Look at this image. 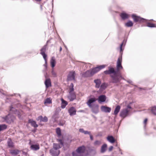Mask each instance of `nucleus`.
I'll use <instances>...</instances> for the list:
<instances>
[{"instance_id": "obj_1", "label": "nucleus", "mask_w": 156, "mask_h": 156, "mask_svg": "<svg viewBox=\"0 0 156 156\" xmlns=\"http://www.w3.org/2000/svg\"><path fill=\"white\" fill-rule=\"evenodd\" d=\"M108 70L111 74H114V75H111L112 79V82L114 83L118 82L119 81L120 78L121 77V76L117 75L116 72L115 71L113 68L109 67Z\"/></svg>"}, {"instance_id": "obj_2", "label": "nucleus", "mask_w": 156, "mask_h": 156, "mask_svg": "<svg viewBox=\"0 0 156 156\" xmlns=\"http://www.w3.org/2000/svg\"><path fill=\"white\" fill-rule=\"evenodd\" d=\"M132 17L135 22H144L147 20L141 18L140 16H137L134 14H133L132 15Z\"/></svg>"}, {"instance_id": "obj_3", "label": "nucleus", "mask_w": 156, "mask_h": 156, "mask_svg": "<svg viewBox=\"0 0 156 156\" xmlns=\"http://www.w3.org/2000/svg\"><path fill=\"white\" fill-rule=\"evenodd\" d=\"M15 118L12 115H8L5 118V120L8 123H10L13 122Z\"/></svg>"}, {"instance_id": "obj_4", "label": "nucleus", "mask_w": 156, "mask_h": 156, "mask_svg": "<svg viewBox=\"0 0 156 156\" xmlns=\"http://www.w3.org/2000/svg\"><path fill=\"white\" fill-rule=\"evenodd\" d=\"M85 150V147L84 146H82L79 147L76 150L77 153L75 152V154H79L78 156H83L82 154Z\"/></svg>"}, {"instance_id": "obj_5", "label": "nucleus", "mask_w": 156, "mask_h": 156, "mask_svg": "<svg viewBox=\"0 0 156 156\" xmlns=\"http://www.w3.org/2000/svg\"><path fill=\"white\" fill-rule=\"evenodd\" d=\"M58 142L60 143V144H54L53 145V148L57 150H58L61 148L63 144V142L62 140H58Z\"/></svg>"}, {"instance_id": "obj_6", "label": "nucleus", "mask_w": 156, "mask_h": 156, "mask_svg": "<svg viewBox=\"0 0 156 156\" xmlns=\"http://www.w3.org/2000/svg\"><path fill=\"white\" fill-rule=\"evenodd\" d=\"M93 113L96 114L99 112V106L97 104H94L91 107H90Z\"/></svg>"}, {"instance_id": "obj_7", "label": "nucleus", "mask_w": 156, "mask_h": 156, "mask_svg": "<svg viewBox=\"0 0 156 156\" xmlns=\"http://www.w3.org/2000/svg\"><path fill=\"white\" fill-rule=\"evenodd\" d=\"M96 100L95 98H91L87 101L86 104L89 108L91 107L94 104L93 103L95 102Z\"/></svg>"}, {"instance_id": "obj_8", "label": "nucleus", "mask_w": 156, "mask_h": 156, "mask_svg": "<svg viewBox=\"0 0 156 156\" xmlns=\"http://www.w3.org/2000/svg\"><path fill=\"white\" fill-rule=\"evenodd\" d=\"M105 67V65H101L93 69L91 71L93 75L99 71L100 70L104 68Z\"/></svg>"}, {"instance_id": "obj_9", "label": "nucleus", "mask_w": 156, "mask_h": 156, "mask_svg": "<svg viewBox=\"0 0 156 156\" xmlns=\"http://www.w3.org/2000/svg\"><path fill=\"white\" fill-rule=\"evenodd\" d=\"M50 153L52 156H58L60 154L58 150L52 148L50 150Z\"/></svg>"}, {"instance_id": "obj_10", "label": "nucleus", "mask_w": 156, "mask_h": 156, "mask_svg": "<svg viewBox=\"0 0 156 156\" xmlns=\"http://www.w3.org/2000/svg\"><path fill=\"white\" fill-rule=\"evenodd\" d=\"M75 72H70L67 76V80L68 81L74 80L75 79Z\"/></svg>"}, {"instance_id": "obj_11", "label": "nucleus", "mask_w": 156, "mask_h": 156, "mask_svg": "<svg viewBox=\"0 0 156 156\" xmlns=\"http://www.w3.org/2000/svg\"><path fill=\"white\" fill-rule=\"evenodd\" d=\"M129 112V111L128 110L127 108L124 109L120 112V116L123 118H125Z\"/></svg>"}, {"instance_id": "obj_12", "label": "nucleus", "mask_w": 156, "mask_h": 156, "mask_svg": "<svg viewBox=\"0 0 156 156\" xmlns=\"http://www.w3.org/2000/svg\"><path fill=\"white\" fill-rule=\"evenodd\" d=\"M101 109V111L106 113H109L111 110L110 108L105 106H102Z\"/></svg>"}, {"instance_id": "obj_13", "label": "nucleus", "mask_w": 156, "mask_h": 156, "mask_svg": "<svg viewBox=\"0 0 156 156\" xmlns=\"http://www.w3.org/2000/svg\"><path fill=\"white\" fill-rule=\"evenodd\" d=\"M68 112L70 116H71L76 114V110L74 107H71L69 109Z\"/></svg>"}, {"instance_id": "obj_14", "label": "nucleus", "mask_w": 156, "mask_h": 156, "mask_svg": "<svg viewBox=\"0 0 156 156\" xmlns=\"http://www.w3.org/2000/svg\"><path fill=\"white\" fill-rule=\"evenodd\" d=\"M122 59V56H121L119 58L117 61V69L118 70L122 69V67L121 65Z\"/></svg>"}, {"instance_id": "obj_15", "label": "nucleus", "mask_w": 156, "mask_h": 156, "mask_svg": "<svg viewBox=\"0 0 156 156\" xmlns=\"http://www.w3.org/2000/svg\"><path fill=\"white\" fill-rule=\"evenodd\" d=\"M29 144L30 145V149L33 150L37 151L39 150L40 148L39 145L38 144H31V142H30Z\"/></svg>"}, {"instance_id": "obj_16", "label": "nucleus", "mask_w": 156, "mask_h": 156, "mask_svg": "<svg viewBox=\"0 0 156 156\" xmlns=\"http://www.w3.org/2000/svg\"><path fill=\"white\" fill-rule=\"evenodd\" d=\"M68 98L70 101H72L76 99V95L74 93H69Z\"/></svg>"}, {"instance_id": "obj_17", "label": "nucleus", "mask_w": 156, "mask_h": 156, "mask_svg": "<svg viewBox=\"0 0 156 156\" xmlns=\"http://www.w3.org/2000/svg\"><path fill=\"white\" fill-rule=\"evenodd\" d=\"M93 75L91 70H88L84 73L82 76L84 77H88L92 76Z\"/></svg>"}, {"instance_id": "obj_18", "label": "nucleus", "mask_w": 156, "mask_h": 156, "mask_svg": "<svg viewBox=\"0 0 156 156\" xmlns=\"http://www.w3.org/2000/svg\"><path fill=\"white\" fill-rule=\"evenodd\" d=\"M37 120H40V122H46L48 121V119L47 117L44 116V118L42 116H40L37 118Z\"/></svg>"}, {"instance_id": "obj_19", "label": "nucleus", "mask_w": 156, "mask_h": 156, "mask_svg": "<svg viewBox=\"0 0 156 156\" xmlns=\"http://www.w3.org/2000/svg\"><path fill=\"white\" fill-rule=\"evenodd\" d=\"M7 144L8 146L10 148H12L14 147V143L10 138H9L8 139Z\"/></svg>"}, {"instance_id": "obj_20", "label": "nucleus", "mask_w": 156, "mask_h": 156, "mask_svg": "<svg viewBox=\"0 0 156 156\" xmlns=\"http://www.w3.org/2000/svg\"><path fill=\"white\" fill-rule=\"evenodd\" d=\"M106 100V97L105 95H101L98 97V101L99 103L105 102Z\"/></svg>"}, {"instance_id": "obj_21", "label": "nucleus", "mask_w": 156, "mask_h": 156, "mask_svg": "<svg viewBox=\"0 0 156 156\" xmlns=\"http://www.w3.org/2000/svg\"><path fill=\"white\" fill-rule=\"evenodd\" d=\"M44 84L46 88L51 86V83L50 79L49 78L46 79L44 82Z\"/></svg>"}, {"instance_id": "obj_22", "label": "nucleus", "mask_w": 156, "mask_h": 156, "mask_svg": "<svg viewBox=\"0 0 156 156\" xmlns=\"http://www.w3.org/2000/svg\"><path fill=\"white\" fill-rule=\"evenodd\" d=\"M29 122L31 124V125L35 128L38 127V125L36 124V122L32 119H30L29 120Z\"/></svg>"}, {"instance_id": "obj_23", "label": "nucleus", "mask_w": 156, "mask_h": 156, "mask_svg": "<svg viewBox=\"0 0 156 156\" xmlns=\"http://www.w3.org/2000/svg\"><path fill=\"white\" fill-rule=\"evenodd\" d=\"M107 148V145L106 144H104L101 147V152L102 153H104L106 150Z\"/></svg>"}, {"instance_id": "obj_24", "label": "nucleus", "mask_w": 156, "mask_h": 156, "mask_svg": "<svg viewBox=\"0 0 156 156\" xmlns=\"http://www.w3.org/2000/svg\"><path fill=\"white\" fill-rule=\"evenodd\" d=\"M61 101H62L61 107L62 108H64L68 104V103L63 98L61 99Z\"/></svg>"}, {"instance_id": "obj_25", "label": "nucleus", "mask_w": 156, "mask_h": 156, "mask_svg": "<svg viewBox=\"0 0 156 156\" xmlns=\"http://www.w3.org/2000/svg\"><path fill=\"white\" fill-rule=\"evenodd\" d=\"M20 152V151L17 149L10 150V153L13 155H16Z\"/></svg>"}, {"instance_id": "obj_26", "label": "nucleus", "mask_w": 156, "mask_h": 156, "mask_svg": "<svg viewBox=\"0 0 156 156\" xmlns=\"http://www.w3.org/2000/svg\"><path fill=\"white\" fill-rule=\"evenodd\" d=\"M94 82L96 84L95 87L96 88H99L101 84L100 80L99 79L95 80H94Z\"/></svg>"}, {"instance_id": "obj_27", "label": "nucleus", "mask_w": 156, "mask_h": 156, "mask_svg": "<svg viewBox=\"0 0 156 156\" xmlns=\"http://www.w3.org/2000/svg\"><path fill=\"white\" fill-rule=\"evenodd\" d=\"M120 106L119 105H118L116 106L115 109L114 113L115 115H116L118 114L120 111Z\"/></svg>"}, {"instance_id": "obj_28", "label": "nucleus", "mask_w": 156, "mask_h": 156, "mask_svg": "<svg viewBox=\"0 0 156 156\" xmlns=\"http://www.w3.org/2000/svg\"><path fill=\"white\" fill-rule=\"evenodd\" d=\"M7 128V126L5 124H0V131H3Z\"/></svg>"}, {"instance_id": "obj_29", "label": "nucleus", "mask_w": 156, "mask_h": 156, "mask_svg": "<svg viewBox=\"0 0 156 156\" xmlns=\"http://www.w3.org/2000/svg\"><path fill=\"white\" fill-rule=\"evenodd\" d=\"M50 63L51 67L53 68L55 66V64L56 63V61L54 57H52Z\"/></svg>"}, {"instance_id": "obj_30", "label": "nucleus", "mask_w": 156, "mask_h": 156, "mask_svg": "<svg viewBox=\"0 0 156 156\" xmlns=\"http://www.w3.org/2000/svg\"><path fill=\"white\" fill-rule=\"evenodd\" d=\"M120 16L122 18L123 20H125L128 18V15L125 13H122L121 14Z\"/></svg>"}, {"instance_id": "obj_31", "label": "nucleus", "mask_w": 156, "mask_h": 156, "mask_svg": "<svg viewBox=\"0 0 156 156\" xmlns=\"http://www.w3.org/2000/svg\"><path fill=\"white\" fill-rule=\"evenodd\" d=\"M107 139L111 143H113L115 141V140L114 137H107Z\"/></svg>"}, {"instance_id": "obj_32", "label": "nucleus", "mask_w": 156, "mask_h": 156, "mask_svg": "<svg viewBox=\"0 0 156 156\" xmlns=\"http://www.w3.org/2000/svg\"><path fill=\"white\" fill-rule=\"evenodd\" d=\"M106 87V86L105 83H102L100 87V89H99L100 91H101L105 89Z\"/></svg>"}, {"instance_id": "obj_33", "label": "nucleus", "mask_w": 156, "mask_h": 156, "mask_svg": "<svg viewBox=\"0 0 156 156\" xmlns=\"http://www.w3.org/2000/svg\"><path fill=\"white\" fill-rule=\"evenodd\" d=\"M52 100L50 98H48L46 99L44 101V103L45 104H50L51 103Z\"/></svg>"}, {"instance_id": "obj_34", "label": "nucleus", "mask_w": 156, "mask_h": 156, "mask_svg": "<svg viewBox=\"0 0 156 156\" xmlns=\"http://www.w3.org/2000/svg\"><path fill=\"white\" fill-rule=\"evenodd\" d=\"M133 23L131 21H129L127 23H126V25L127 27H131L133 26Z\"/></svg>"}, {"instance_id": "obj_35", "label": "nucleus", "mask_w": 156, "mask_h": 156, "mask_svg": "<svg viewBox=\"0 0 156 156\" xmlns=\"http://www.w3.org/2000/svg\"><path fill=\"white\" fill-rule=\"evenodd\" d=\"M47 46L46 45H44L41 50L40 53H45L46 49Z\"/></svg>"}, {"instance_id": "obj_36", "label": "nucleus", "mask_w": 156, "mask_h": 156, "mask_svg": "<svg viewBox=\"0 0 156 156\" xmlns=\"http://www.w3.org/2000/svg\"><path fill=\"white\" fill-rule=\"evenodd\" d=\"M74 91V88H73V83H71L70 84V87L69 88V93H74L73 92Z\"/></svg>"}, {"instance_id": "obj_37", "label": "nucleus", "mask_w": 156, "mask_h": 156, "mask_svg": "<svg viewBox=\"0 0 156 156\" xmlns=\"http://www.w3.org/2000/svg\"><path fill=\"white\" fill-rule=\"evenodd\" d=\"M40 54L42 55L43 58L45 60V63L46 64L47 61V59L46 58L47 56V55L45 54V53H42Z\"/></svg>"}, {"instance_id": "obj_38", "label": "nucleus", "mask_w": 156, "mask_h": 156, "mask_svg": "<svg viewBox=\"0 0 156 156\" xmlns=\"http://www.w3.org/2000/svg\"><path fill=\"white\" fill-rule=\"evenodd\" d=\"M151 112L154 115H156V106H154L152 108Z\"/></svg>"}, {"instance_id": "obj_39", "label": "nucleus", "mask_w": 156, "mask_h": 156, "mask_svg": "<svg viewBox=\"0 0 156 156\" xmlns=\"http://www.w3.org/2000/svg\"><path fill=\"white\" fill-rule=\"evenodd\" d=\"M56 132L57 134L60 136L61 135V130L59 128H57L56 129Z\"/></svg>"}, {"instance_id": "obj_40", "label": "nucleus", "mask_w": 156, "mask_h": 156, "mask_svg": "<svg viewBox=\"0 0 156 156\" xmlns=\"http://www.w3.org/2000/svg\"><path fill=\"white\" fill-rule=\"evenodd\" d=\"M147 27H155V25L153 23H148L147 24Z\"/></svg>"}, {"instance_id": "obj_41", "label": "nucleus", "mask_w": 156, "mask_h": 156, "mask_svg": "<svg viewBox=\"0 0 156 156\" xmlns=\"http://www.w3.org/2000/svg\"><path fill=\"white\" fill-rule=\"evenodd\" d=\"M83 133L85 134H88L90 136H92V135L91 134L90 132V131H85Z\"/></svg>"}, {"instance_id": "obj_42", "label": "nucleus", "mask_w": 156, "mask_h": 156, "mask_svg": "<svg viewBox=\"0 0 156 156\" xmlns=\"http://www.w3.org/2000/svg\"><path fill=\"white\" fill-rule=\"evenodd\" d=\"M104 73L106 74H111L109 70L105 71L104 72Z\"/></svg>"}, {"instance_id": "obj_43", "label": "nucleus", "mask_w": 156, "mask_h": 156, "mask_svg": "<svg viewBox=\"0 0 156 156\" xmlns=\"http://www.w3.org/2000/svg\"><path fill=\"white\" fill-rule=\"evenodd\" d=\"M52 74L54 77H55L56 76V74L55 72L53 69L52 71Z\"/></svg>"}, {"instance_id": "obj_44", "label": "nucleus", "mask_w": 156, "mask_h": 156, "mask_svg": "<svg viewBox=\"0 0 156 156\" xmlns=\"http://www.w3.org/2000/svg\"><path fill=\"white\" fill-rule=\"evenodd\" d=\"M15 108H14L13 107L11 106L10 108V111H12L15 113Z\"/></svg>"}, {"instance_id": "obj_45", "label": "nucleus", "mask_w": 156, "mask_h": 156, "mask_svg": "<svg viewBox=\"0 0 156 156\" xmlns=\"http://www.w3.org/2000/svg\"><path fill=\"white\" fill-rule=\"evenodd\" d=\"M94 144L95 145H99L101 144V142L100 141H96L95 142Z\"/></svg>"}, {"instance_id": "obj_46", "label": "nucleus", "mask_w": 156, "mask_h": 156, "mask_svg": "<svg viewBox=\"0 0 156 156\" xmlns=\"http://www.w3.org/2000/svg\"><path fill=\"white\" fill-rule=\"evenodd\" d=\"M85 130L83 129H80L79 130V131L80 132L84 133Z\"/></svg>"}, {"instance_id": "obj_47", "label": "nucleus", "mask_w": 156, "mask_h": 156, "mask_svg": "<svg viewBox=\"0 0 156 156\" xmlns=\"http://www.w3.org/2000/svg\"><path fill=\"white\" fill-rule=\"evenodd\" d=\"M113 147L112 146H110L109 149H108V151H111L113 149Z\"/></svg>"}, {"instance_id": "obj_48", "label": "nucleus", "mask_w": 156, "mask_h": 156, "mask_svg": "<svg viewBox=\"0 0 156 156\" xmlns=\"http://www.w3.org/2000/svg\"><path fill=\"white\" fill-rule=\"evenodd\" d=\"M72 154L73 156H78L79 155V154H75V152H74L72 153Z\"/></svg>"}, {"instance_id": "obj_49", "label": "nucleus", "mask_w": 156, "mask_h": 156, "mask_svg": "<svg viewBox=\"0 0 156 156\" xmlns=\"http://www.w3.org/2000/svg\"><path fill=\"white\" fill-rule=\"evenodd\" d=\"M147 119H144V124L145 125H145H146V124L147 122Z\"/></svg>"}, {"instance_id": "obj_50", "label": "nucleus", "mask_w": 156, "mask_h": 156, "mask_svg": "<svg viewBox=\"0 0 156 156\" xmlns=\"http://www.w3.org/2000/svg\"><path fill=\"white\" fill-rule=\"evenodd\" d=\"M123 44H121L120 45V51H122V46Z\"/></svg>"}, {"instance_id": "obj_51", "label": "nucleus", "mask_w": 156, "mask_h": 156, "mask_svg": "<svg viewBox=\"0 0 156 156\" xmlns=\"http://www.w3.org/2000/svg\"><path fill=\"white\" fill-rule=\"evenodd\" d=\"M128 108H131V107L129 105H128L127 106V109Z\"/></svg>"}, {"instance_id": "obj_52", "label": "nucleus", "mask_w": 156, "mask_h": 156, "mask_svg": "<svg viewBox=\"0 0 156 156\" xmlns=\"http://www.w3.org/2000/svg\"><path fill=\"white\" fill-rule=\"evenodd\" d=\"M62 50V48L61 47H60V51H61Z\"/></svg>"}, {"instance_id": "obj_53", "label": "nucleus", "mask_w": 156, "mask_h": 156, "mask_svg": "<svg viewBox=\"0 0 156 156\" xmlns=\"http://www.w3.org/2000/svg\"><path fill=\"white\" fill-rule=\"evenodd\" d=\"M47 63L46 64L45 63V64L44 65V66L45 67H47Z\"/></svg>"}, {"instance_id": "obj_54", "label": "nucleus", "mask_w": 156, "mask_h": 156, "mask_svg": "<svg viewBox=\"0 0 156 156\" xmlns=\"http://www.w3.org/2000/svg\"><path fill=\"white\" fill-rule=\"evenodd\" d=\"M128 82L130 83H132V82L131 81H128Z\"/></svg>"}, {"instance_id": "obj_55", "label": "nucleus", "mask_w": 156, "mask_h": 156, "mask_svg": "<svg viewBox=\"0 0 156 156\" xmlns=\"http://www.w3.org/2000/svg\"><path fill=\"white\" fill-rule=\"evenodd\" d=\"M79 112H83V110H80V111H79Z\"/></svg>"}, {"instance_id": "obj_56", "label": "nucleus", "mask_w": 156, "mask_h": 156, "mask_svg": "<svg viewBox=\"0 0 156 156\" xmlns=\"http://www.w3.org/2000/svg\"><path fill=\"white\" fill-rule=\"evenodd\" d=\"M90 137L91 139V140H93V137Z\"/></svg>"}, {"instance_id": "obj_57", "label": "nucleus", "mask_w": 156, "mask_h": 156, "mask_svg": "<svg viewBox=\"0 0 156 156\" xmlns=\"http://www.w3.org/2000/svg\"><path fill=\"white\" fill-rule=\"evenodd\" d=\"M37 1H40L41 0H36Z\"/></svg>"}, {"instance_id": "obj_58", "label": "nucleus", "mask_w": 156, "mask_h": 156, "mask_svg": "<svg viewBox=\"0 0 156 156\" xmlns=\"http://www.w3.org/2000/svg\"><path fill=\"white\" fill-rule=\"evenodd\" d=\"M58 108L59 110H61V109L60 108Z\"/></svg>"}, {"instance_id": "obj_59", "label": "nucleus", "mask_w": 156, "mask_h": 156, "mask_svg": "<svg viewBox=\"0 0 156 156\" xmlns=\"http://www.w3.org/2000/svg\"><path fill=\"white\" fill-rule=\"evenodd\" d=\"M110 136V137H111V136Z\"/></svg>"}, {"instance_id": "obj_60", "label": "nucleus", "mask_w": 156, "mask_h": 156, "mask_svg": "<svg viewBox=\"0 0 156 156\" xmlns=\"http://www.w3.org/2000/svg\"><path fill=\"white\" fill-rule=\"evenodd\" d=\"M18 116H19V118H20V115H19V114H18Z\"/></svg>"}]
</instances>
